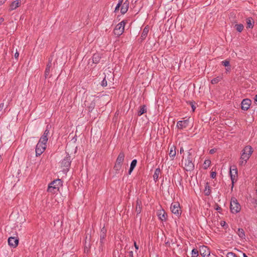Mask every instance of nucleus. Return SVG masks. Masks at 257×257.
<instances>
[{"label": "nucleus", "mask_w": 257, "mask_h": 257, "mask_svg": "<svg viewBox=\"0 0 257 257\" xmlns=\"http://www.w3.org/2000/svg\"><path fill=\"white\" fill-rule=\"evenodd\" d=\"M225 223V222L224 221L223 222H221V225H223Z\"/></svg>", "instance_id": "5fc2aeb1"}, {"label": "nucleus", "mask_w": 257, "mask_h": 257, "mask_svg": "<svg viewBox=\"0 0 257 257\" xmlns=\"http://www.w3.org/2000/svg\"><path fill=\"white\" fill-rule=\"evenodd\" d=\"M122 165L115 163L114 166V169L116 173H119L120 170L121 169Z\"/></svg>", "instance_id": "cd10ccee"}, {"label": "nucleus", "mask_w": 257, "mask_h": 257, "mask_svg": "<svg viewBox=\"0 0 257 257\" xmlns=\"http://www.w3.org/2000/svg\"><path fill=\"white\" fill-rule=\"evenodd\" d=\"M106 230L104 228H103L100 232V246L99 248L101 250L103 249V245L105 243V238L106 236Z\"/></svg>", "instance_id": "f8f14e48"}, {"label": "nucleus", "mask_w": 257, "mask_h": 257, "mask_svg": "<svg viewBox=\"0 0 257 257\" xmlns=\"http://www.w3.org/2000/svg\"><path fill=\"white\" fill-rule=\"evenodd\" d=\"M129 6V2L127 1L124 2L122 5H121V7L120 9V12L122 14H124L126 13L128 10Z\"/></svg>", "instance_id": "a211bd4d"}, {"label": "nucleus", "mask_w": 257, "mask_h": 257, "mask_svg": "<svg viewBox=\"0 0 257 257\" xmlns=\"http://www.w3.org/2000/svg\"><path fill=\"white\" fill-rule=\"evenodd\" d=\"M243 257H247V256L244 253H243Z\"/></svg>", "instance_id": "864d4df0"}, {"label": "nucleus", "mask_w": 257, "mask_h": 257, "mask_svg": "<svg viewBox=\"0 0 257 257\" xmlns=\"http://www.w3.org/2000/svg\"><path fill=\"white\" fill-rule=\"evenodd\" d=\"M124 157H125V155H124V153L122 152H120L119 154V155L116 160L115 163L122 165V163L124 161Z\"/></svg>", "instance_id": "6ab92c4d"}, {"label": "nucleus", "mask_w": 257, "mask_h": 257, "mask_svg": "<svg viewBox=\"0 0 257 257\" xmlns=\"http://www.w3.org/2000/svg\"><path fill=\"white\" fill-rule=\"evenodd\" d=\"M199 251L200 254L203 257H208L210 255V250L206 246H201L199 248Z\"/></svg>", "instance_id": "9b49d317"}, {"label": "nucleus", "mask_w": 257, "mask_h": 257, "mask_svg": "<svg viewBox=\"0 0 257 257\" xmlns=\"http://www.w3.org/2000/svg\"><path fill=\"white\" fill-rule=\"evenodd\" d=\"M210 176H211V177L212 178H215V177H216V172H212L211 173V175H210Z\"/></svg>", "instance_id": "58836bf2"}, {"label": "nucleus", "mask_w": 257, "mask_h": 257, "mask_svg": "<svg viewBox=\"0 0 257 257\" xmlns=\"http://www.w3.org/2000/svg\"><path fill=\"white\" fill-rule=\"evenodd\" d=\"M235 27L236 30L239 32H241L243 29V26L241 24L235 25Z\"/></svg>", "instance_id": "c85d7f7f"}, {"label": "nucleus", "mask_w": 257, "mask_h": 257, "mask_svg": "<svg viewBox=\"0 0 257 257\" xmlns=\"http://www.w3.org/2000/svg\"><path fill=\"white\" fill-rule=\"evenodd\" d=\"M134 245L137 250L139 249V245L137 244V243L136 242H134Z\"/></svg>", "instance_id": "37998d69"}, {"label": "nucleus", "mask_w": 257, "mask_h": 257, "mask_svg": "<svg viewBox=\"0 0 257 257\" xmlns=\"http://www.w3.org/2000/svg\"><path fill=\"white\" fill-rule=\"evenodd\" d=\"M170 209L172 212L176 215H179L181 213L180 204L178 202H174L172 203L170 207Z\"/></svg>", "instance_id": "1a4fd4ad"}, {"label": "nucleus", "mask_w": 257, "mask_h": 257, "mask_svg": "<svg viewBox=\"0 0 257 257\" xmlns=\"http://www.w3.org/2000/svg\"><path fill=\"white\" fill-rule=\"evenodd\" d=\"M255 203L257 205V200L255 201Z\"/></svg>", "instance_id": "13d9d810"}, {"label": "nucleus", "mask_w": 257, "mask_h": 257, "mask_svg": "<svg viewBox=\"0 0 257 257\" xmlns=\"http://www.w3.org/2000/svg\"><path fill=\"white\" fill-rule=\"evenodd\" d=\"M160 173H161V170L160 169L158 168V169H156L155 173L153 175L154 179L156 182L158 180Z\"/></svg>", "instance_id": "a878e982"}, {"label": "nucleus", "mask_w": 257, "mask_h": 257, "mask_svg": "<svg viewBox=\"0 0 257 257\" xmlns=\"http://www.w3.org/2000/svg\"><path fill=\"white\" fill-rule=\"evenodd\" d=\"M50 72V69L49 68V67L46 68L45 71V75L46 77H47L49 76Z\"/></svg>", "instance_id": "c9c22d12"}, {"label": "nucleus", "mask_w": 257, "mask_h": 257, "mask_svg": "<svg viewBox=\"0 0 257 257\" xmlns=\"http://www.w3.org/2000/svg\"><path fill=\"white\" fill-rule=\"evenodd\" d=\"M85 105L88 108L89 111H92L95 106L94 96L91 95L88 97L85 102Z\"/></svg>", "instance_id": "6e6552de"}, {"label": "nucleus", "mask_w": 257, "mask_h": 257, "mask_svg": "<svg viewBox=\"0 0 257 257\" xmlns=\"http://www.w3.org/2000/svg\"><path fill=\"white\" fill-rule=\"evenodd\" d=\"M221 79V78L220 77H217L216 78H213L211 80V83L213 84H216L218 83Z\"/></svg>", "instance_id": "7c9ffc66"}, {"label": "nucleus", "mask_w": 257, "mask_h": 257, "mask_svg": "<svg viewBox=\"0 0 257 257\" xmlns=\"http://www.w3.org/2000/svg\"><path fill=\"white\" fill-rule=\"evenodd\" d=\"M19 53L16 52V53L15 54V57L16 58H18V57H19Z\"/></svg>", "instance_id": "c03bdc74"}, {"label": "nucleus", "mask_w": 257, "mask_h": 257, "mask_svg": "<svg viewBox=\"0 0 257 257\" xmlns=\"http://www.w3.org/2000/svg\"><path fill=\"white\" fill-rule=\"evenodd\" d=\"M4 21V19L3 18H0V24L3 23Z\"/></svg>", "instance_id": "de8ad7c7"}, {"label": "nucleus", "mask_w": 257, "mask_h": 257, "mask_svg": "<svg viewBox=\"0 0 257 257\" xmlns=\"http://www.w3.org/2000/svg\"><path fill=\"white\" fill-rule=\"evenodd\" d=\"M125 24V22L122 21L115 26L113 31L115 35L118 37L123 33Z\"/></svg>", "instance_id": "0eeeda50"}, {"label": "nucleus", "mask_w": 257, "mask_h": 257, "mask_svg": "<svg viewBox=\"0 0 257 257\" xmlns=\"http://www.w3.org/2000/svg\"><path fill=\"white\" fill-rule=\"evenodd\" d=\"M253 152L252 148L250 146H247L244 148L242 151L239 165L240 166H244L247 160L249 159Z\"/></svg>", "instance_id": "f257e3e1"}, {"label": "nucleus", "mask_w": 257, "mask_h": 257, "mask_svg": "<svg viewBox=\"0 0 257 257\" xmlns=\"http://www.w3.org/2000/svg\"><path fill=\"white\" fill-rule=\"evenodd\" d=\"M182 165L187 171H190L193 170L194 165L193 162V156L190 152H188V155L182 160Z\"/></svg>", "instance_id": "f03ea898"}, {"label": "nucleus", "mask_w": 257, "mask_h": 257, "mask_svg": "<svg viewBox=\"0 0 257 257\" xmlns=\"http://www.w3.org/2000/svg\"><path fill=\"white\" fill-rule=\"evenodd\" d=\"M129 253L130 256H133V252L132 251H130Z\"/></svg>", "instance_id": "8fccbe9b"}, {"label": "nucleus", "mask_w": 257, "mask_h": 257, "mask_svg": "<svg viewBox=\"0 0 257 257\" xmlns=\"http://www.w3.org/2000/svg\"><path fill=\"white\" fill-rule=\"evenodd\" d=\"M230 175L233 185V183L236 181L237 176V170L235 166H233L232 168L230 167Z\"/></svg>", "instance_id": "9d476101"}, {"label": "nucleus", "mask_w": 257, "mask_h": 257, "mask_svg": "<svg viewBox=\"0 0 257 257\" xmlns=\"http://www.w3.org/2000/svg\"><path fill=\"white\" fill-rule=\"evenodd\" d=\"M4 107V104L2 103L0 104V112L2 111Z\"/></svg>", "instance_id": "ea45409f"}, {"label": "nucleus", "mask_w": 257, "mask_h": 257, "mask_svg": "<svg viewBox=\"0 0 257 257\" xmlns=\"http://www.w3.org/2000/svg\"><path fill=\"white\" fill-rule=\"evenodd\" d=\"M222 64L225 67L228 66L229 65V61L228 60H224L222 61Z\"/></svg>", "instance_id": "e433bc0d"}, {"label": "nucleus", "mask_w": 257, "mask_h": 257, "mask_svg": "<svg viewBox=\"0 0 257 257\" xmlns=\"http://www.w3.org/2000/svg\"><path fill=\"white\" fill-rule=\"evenodd\" d=\"M247 28H252L254 25V21L251 18L246 19Z\"/></svg>", "instance_id": "b1692460"}, {"label": "nucleus", "mask_w": 257, "mask_h": 257, "mask_svg": "<svg viewBox=\"0 0 257 257\" xmlns=\"http://www.w3.org/2000/svg\"><path fill=\"white\" fill-rule=\"evenodd\" d=\"M237 234L242 239L245 238V233L244 230L241 228H238L237 232Z\"/></svg>", "instance_id": "393cba45"}, {"label": "nucleus", "mask_w": 257, "mask_h": 257, "mask_svg": "<svg viewBox=\"0 0 257 257\" xmlns=\"http://www.w3.org/2000/svg\"><path fill=\"white\" fill-rule=\"evenodd\" d=\"M49 134V130L48 129V126L47 127L46 130L44 132L43 135L40 138V140L45 142H48V136Z\"/></svg>", "instance_id": "aec40b11"}, {"label": "nucleus", "mask_w": 257, "mask_h": 257, "mask_svg": "<svg viewBox=\"0 0 257 257\" xmlns=\"http://www.w3.org/2000/svg\"><path fill=\"white\" fill-rule=\"evenodd\" d=\"M215 152V150L214 149H211V150H210V154H213Z\"/></svg>", "instance_id": "79ce46f5"}, {"label": "nucleus", "mask_w": 257, "mask_h": 257, "mask_svg": "<svg viewBox=\"0 0 257 257\" xmlns=\"http://www.w3.org/2000/svg\"><path fill=\"white\" fill-rule=\"evenodd\" d=\"M21 3V0H16L12 2L10 6V11H13L18 8Z\"/></svg>", "instance_id": "f3484780"}, {"label": "nucleus", "mask_w": 257, "mask_h": 257, "mask_svg": "<svg viewBox=\"0 0 257 257\" xmlns=\"http://www.w3.org/2000/svg\"><path fill=\"white\" fill-rule=\"evenodd\" d=\"M176 155V147L172 146L170 148L169 156L171 158H174Z\"/></svg>", "instance_id": "4be33fe9"}, {"label": "nucleus", "mask_w": 257, "mask_h": 257, "mask_svg": "<svg viewBox=\"0 0 257 257\" xmlns=\"http://www.w3.org/2000/svg\"><path fill=\"white\" fill-rule=\"evenodd\" d=\"M198 255V251L196 249H193L192 250V257H197Z\"/></svg>", "instance_id": "2f4dec72"}, {"label": "nucleus", "mask_w": 257, "mask_h": 257, "mask_svg": "<svg viewBox=\"0 0 257 257\" xmlns=\"http://www.w3.org/2000/svg\"><path fill=\"white\" fill-rule=\"evenodd\" d=\"M47 142H43L39 140L36 147V156L37 157L40 156L46 150Z\"/></svg>", "instance_id": "39448f33"}, {"label": "nucleus", "mask_w": 257, "mask_h": 257, "mask_svg": "<svg viewBox=\"0 0 257 257\" xmlns=\"http://www.w3.org/2000/svg\"><path fill=\"white\" fill-rule=\"evenodd\" d=\"M204 193L206 195H209L210 194V191L209 189V186L206 185L205 188Z\"/></svg>", "instance_id": "473e14b6"}, {"label": "nucleus", "mask_w": 257, "mask_h": 257, "mask_svg": "<svg viewBox=\"0 0 257 257\" xmlns=\"http://www.w3.org/2000/svg\"><path fill=\"white\" fill-rule=\"evenodd\" d=\"M157 215L159 218L162 221H166L167 215L164 209H161L158 210Z\"/></svg>", "instance_id": "dca6fc26"}, {"label": "nucleus", "mask_w": 257, "mask_h": 257, "mask_svg": "<svg viewBox=\"0 0 257 257\" xmlns=\"http://www.w3.org/2000/svg\"><path fill=\"white\" fill-rule=\"evenodd\" d=\"M144 113H145V105H143L141 106V109L139 111V112H138V115L141 116Z\"/></svg>", "instance_id": "72a5a7b5"}, {"label": "nucleus", "mask_w": 257, "mask_h": 257, "mask_svg": "<svg viewBox=\"0 0 257 257\" xmlns=\"http://www.w3.org/2000/svg\"><path fill=\"white\" fill-rule=\"evenodd\" d=\"M2 158L1 155H0V162L2 161Z\"/></svg>", "instance_id": "4d7b16f0"}, {"label": "nucleus", "mask_w": 257, "mask_h": 257, "mask_svg": "<svg viewBox=\"0 0 257 257\" xmlns=\"http://www.w3.org/2000/svg\"><path fill=\"white\" fill-rule=\"evenodd\" d=\"M211 165V161L210 160H205L203 165L204 169H207Z\"/></svg>", "instance_id": "bb28decb"}, {"label": "nucleus", "mask_w": 257, "mask_h": 257, "mask_svg": "<svg viewBox=\"0 0 257 257\" xmlns=\"http://www.w3.org/2000/svg\"><path fill=\"white\" fill-rule=\"evenodd\" d=\"M19 239L15 237H10L8 239V243L10 246L13 247H16L18 246Z\"/></svg>", "instance_id": "2eb2a0df"}, {"label": "nucleus", "mask_w": 257, "mask_h": 257, "mask_svg": "<svg viewBox=\"0 0 257 257\" xmlns=\"http://www.w3.org/2000/svg\"><path fill=\"white\" fill-rule=\"evenodd\" d=\"M230 209L232 213H237L240 211L241 206L236 198H231L230 203Z\"/></svg>", "instance_id": "423d86ee"}, {"label": "nucleus", "mask_w": 257, "mask_h": 257, "mask_svg": "<svg viewBox=\"0 0 257 257\" xmlns=\"http://www.w3.org/2000/svg\"><path fill=\"white\" fill-rule=\"evenodd\" d=\"M51 65H52V64H51V60H49V63H48V64H47L46 68H48V67H49V68H50H50H51Z\"/></svg>", "instance_id": "a19ab883"}, {"label": "nucleus", "mask_w": 257, "mask_h": 257, "mask_svg": "<svg viewBox=\"0 0 257 257\" xmlns=\"http://www.w3.org/2000/svg\"><path fill=\"white\" fill-rule=\"evenodd\" d=\"M189 125V120H180L177 122V127L180 130L186 128Z\"/></svg>", "instance_id": "4468645a"}, {"label": "nucleus", "mask_w": 257, "mask_h": 257, "mask_svg": "<svg viewBox=\"0 0 257 257\" xmlns=\"http://www.w3.org/2000/svg\"><path fill=\"white\" fill-rule=\"evenodd\" d=\"M137 163V160H136V159H134V160H133L132 161V162L131 163L130 168V169H129V171H128V174L129 175L131 174V173L133 172V170L134 169V168L136 166Z\"/></svg>", "instance_id": "5701e85b"}, {"label": "nucleus", "mask_w": 257, "mask_h": 257, "mask_svg": "<svg viewBox=\"0 0 257 257\" xmlns=\"http://www.w3.org/2000/svg\"><path fill=\"white\" fill-rule=\"evenodd\" d=\"M5 0H0V6L4 4L5 3Z\"/></svg>", "instance_id": "a18cd8bd"}, {"label": "nucleus", "mask_w": 257, "mask_h": 257, "mask_svg": "<svg viewBox=\"0 0 257 257\" xmlns=\"http://www.w3.org/2000/svg\"><path fill=\"white\" fill-rule=\"evenodd\" d=\"M254 100L257 102V94L255 96Z\"/></svg>", "instance_id": "603ef678"}, {"label": "nucleus", "mask_w": 257, "mask_h": 257, "mask_svg": "<svg viewBox=\"0 0 257 257\" xmlns=\"http://www.w3.org/2000/svg\"><path fill=\"white\" fill-rule=\"evenodd\" d=\"M251 101L249 99H244L241 103V109L244 110H247L251 105Z\"/></svg>", "instance_id": "ddd939ff"}, {"label": "nucleus", "mask_w": 257, "mask_h": 257, "mask_svg": "<svg viewBox=\"0 0 257 257\" xmlns=\"http://www.w3.org/2000/svg\"><path fill=\"white\" fill-rule=\"evenodd\" d=\"M216 209L217 210H218V211H219V210H221V208H220V207L218 206V207L216 208Z\"/></svg>", "instance_id": "3c124183"}, {"label": "nucleus", "mask_w": 257, "mask_h": 257, "mask_svg": "<svg viewBox=\"0 0 257 257\" xmlns=\"http://www.w3.org/2000/svg\"><path fill=\"white\" fill-rule=\"evenodd\" d=\"M227 257H237V256L234 253L230 252L227 254Z\"/></svg>", "instance_id": "f704fd0d"}, {"label": "nucleus", "mask_w": 257, "mask_h": 257, "mask_svg": "<svg viewBox=\"0 0 257 257\" xmlns=\"http://www.w3.org/2000/svg\"><path fill=\"white\" fill-rule=\"evenodd\" d=\"M70 156L68 154L66 157L60 162L61 167L62 171L66 173L67 172L69 169L71 164Z\"/></svg>", "instance_id": "20e7f679"}, {"label": "nucleus", "mask_w": 257, "mask_h": 257, "mask_svg": "<svg viewBox=\"0 0 257 257\" xmlns=\"http://www.w3.org/2000/svg\"><path fill=\"white\" fill-rule=\"evenodd\" d=\"M144 32H145V29L142 31V35L144 34Z\"/></svg>", "instance_id": "6e6d98bb"}, {"label": "nucleus", "mask_w": 257, "mask_h": 257, "mask_svg": "<svg viewBox=\"0 0 257 257\" xmlns=\"http://www.w3.org/2000/svg\"><path fill=\"white\" fill-rule=\"evenodd\" d=\"M100 55L98 53H95L92 56V62L93 63L97 64L100 61Z\"/></svg>", "instance_id": "412c9836"}, {"label": "nucleus", "mask_w": 257, "mask_h": 257, "mask_svg": "<svg viewBox=\"0 0 257 257\" xmlns=\"http://www.w3.org/2000/svg\"><path fill=\"white\" fill-rule=\"evenodd\" d=\"M191 107H192L193 111H194L195 109V106H194V104H192Z\"/></svg>", "instance_id": "09e8293b"}, {"label": "nucleus", "mask_w": 257, "mask_h": 257, "mask_svg": "<svg viewBox=\"0 0 257 257\" xmlns=\"http://www.w3.org/2000/svg\"><path fill=\"white\" fill-rule=\"evenodd\" d=\"M61 186L62 181L60 179L55 180L49 184L47 191L52 194H55L59 191Z\"/></svg>", "instance_id": "7ed1b4c3"}, {"label": "nucleus", "mask_w": 257, "mask_h": 257, "mask_svg": "<svg viewBox=\"0 0 257 257\" xmlns=\"http://www.w3.org/2000/svg\"><path fill=\"white\" fill-rule=\"evenodd\" d=\"M183 152H184V149H183V147H181L180 150V154H182Z\"/></svg>", "instance_id": "49530a36"}, {"label": "nucleus", "mask_w": 257, "mask_h": 257, "mask_svg": "<svg viewBox=\"0 0 257 257\" xmlns=\"http://www.w3.org/2000/svg\"><path fill=\"white\" fill-rule=\"evenodd\" d=\"M123 1V0H118V4H117V5L115 8V10H114L115 12H116L117 11H118L119 10V7L121 6V5L123 4H122Z\"/></svg>", "instance_id": "c756f323"}, {"label": "nucleus", "mask_w": 257, "mask_h": 257, "mask_svg": "<svg viewBox=\"0 0 257 257\" xmlns=\"http://www.w3.org/2000/svg\"><path fill=\"white\" fill-rule=\"evenodd\" d=\"M101 85L102 86H107V81L106 80L105 78L101 81Z\"/></svg>", "instance_id": "4c0bfd02"}]
</instances>
